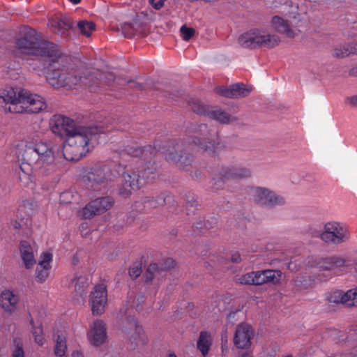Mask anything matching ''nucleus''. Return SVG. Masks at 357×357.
Listing matches in <instances>:
<instances>
[{"mask_svg":"<svg viewBox=\"0 0 357 357\" xmlns=\"http://www.w3.org/2000/svg\"><path fill=\"white\" fill-rule=\"evenodd\" d=\"M22 163L20 166L18 178L24 187L32 183L31 173L33 169L49 173L54 169L56 159L53 146L47 142H39L34 145H26L20 153Z\"/></svg>","mask_w":357,"mask_h":357,"instance_id":"1","label":"nucleus"},{"mask_svg":"<svg viewBox=\"0 0 357 357\" xmlns=\"http://www.w3.org/2000/svg\"><path fill=\"white\" fill-rule=\"evenodd\" d=\"M15 47L20 54L40 56L47 64L50 59L61 58L62 52L59 45L43 39L42 34L30 26H25L15 40Z\"/></svg>","mask_w":357,"mask_h":357,"instance_id":"2","label":"nucleus"},{"mask_svg":"<svg viewBox=\"0 0 357 357\" xmlns=\"http://www.w3.org/2000/svg\"><path fill=\"white\" fill-rule=\"evenodd\" d=\"M127 153L132 157L143 158L144 160L151 158L158 152L164 154L167 161L175 163L179 167H185L190 165V159L183 148V145L177 142H164L156 139L153 146L151 145L139 147H130L126 149Z\"/></svg>","mask_w":357,"mask_h":357,"instance_id":"3","label":"nucleus"},{"mask_svg":"<svg viewBox=\"0 0 357 357\" xmlns=\"http://www.w3.org/2000/svg\"><path fill=\"white\" fill-rule=\"evenodd\" d=\"M92 137V129L86 127H77L75 132H73L68 136L67 146L56 147L50 143L54 148L55 156L63 155L66 160H79L90 151L89 142Z\"/></svg>","mask_w":357,"mask_h":357,"instance_id":"4","label":"nucleus"},{"mask_svg":"<svg viewBox=\"0 0 357 357\" xmlns=\"http://www.w3.org/2000/svg\"><path fill=\"white\" fill-rule=\"evenodd\" d=\"M155 163L148 161L144 167L130 168L122 174L123 180L119 188V195L123 198L130 197L133 190L140 189L149 178L151 174L156 170Z\"/></svg>","mask_w":357,"mask_h":357,"instance_id":"5","label":"nucleus"},{"mask_svg":"<svg viewBox=\"0 0 357 357\" xmlns=\"http://www.w3.org/2000/svg\"><path fill=\"white\" fill-rule=\"evenodd\" d=\"M59 59L60 58H56L54 60L52 58L47 64H44L47 80L54 87L73 89L79 84L81 77L61 69Z\"/></svg>","mask_w":357,"mask_h":357,"instance_id":"6","label":"nucleus"},{"mask_svg":"<svg viewBox=\"0 0 357 357\" xmlns=\"http://www.w3.org/2000/svg\"><path fill=\"white\" fill-rule=\"evenodd\" d=\"M114 175L107 165H98L89 168L83 176L86 188L93 191L105 190L113 181Z\"/></svg>","mask_w":357,"mask_h":357,"instance_id":"7","label":"nucleus"},{"mask_svg":"<svg viewBox=\"0 0 357 357\" xmlns=\"http://www.w3.org/2000/svg\"><path fill=\"white\" fill-rule=\"evenodd\" d=\"M280 39L276 35H263L259 29H251L240 35L238 43L243 48L254 50L262 47L273 48L279 45Z\"/></svg>","mask_w":357,"mask_h":357,"instance_id":"8","label":"nucleus"},{"mask_svg":"<svg viewBox=\"0 0 357 357\" xmlns=\"http://www.w3.org/2000/svg\"><path fill=\"white\" fill-rule=\"evenodd\" d=\"M122 337L129 350H135L148 342L142 327L134 317H127L121 328Z\"/></svg>","mask_w":357,"mask_h":357,"instance_id":"9","label":"nucleus"},{"mask_svg":"<svg viewBox=\"0 0 357 357\" xmlns=\"http://www.w3.org/2000/svg\"><path fill=\"white\" fill-rule=\"evenodd\" d=\"M281 276L282 272L279 270L266 269L252 271L239 277L238 282L241 284L255 286L269 282L276 284L280 282Z\"/></svg>","mask_w":357,"mask_h":357,"instance_id":"10","label":"nucleus"},{"mask_svg":"<svg viewBox=\"0 0 357 357\" xmlns=\"http://www.w3.org/2000/svg\"><path fill=\"white\" fill-rule=\"evenodd\" d=\"M216 135V131L208 129L206 124L202 123L195 128L191 136L192 142L204 151L215 153L219 146V142L216 143L213 138Z\"/></svg>","mask_w":357,"mask_h":357,"instance_id":"11","label":"nucleus"},{"mask_svg":"<svg viewBox=\"0 0 357 357\" xmlns=\"http://www.w3.org/2000/svg\"><path fill=\"white\" fill-rule=\"evenodd\" d=\"M320 238L326 243L339 245L349 240L350 231L347 226L340 222H329L324 225Z\"/></svg>","mask_w":357,"mask_h":357,"instance_id":"12","label":"nucleus"},{"mask_svg":"<svg viewBox=\"0 0 357 357\" xmlns=\"http://www.w3.org/2000/svg\"><path fill=\"white\" fill-rule=\"evenodd\" d=\"M250 194L253 197L254 201L260 205L274 207L282 206L285 202L282 197L264 188L252 187L250 189Z\"/></svg>","mask_w":357,"mask_h":357,"instance_id":"13","label":"nucleus"},{"mask_svg":"<svg viewBox=\"0 0 357 357\" xmlns=\"http://www.w3.org/2000/svg\"><path fill=\"white\" fill-rule=\"evenodd\" d=\"M114 199L111 197L97 198L88 203L82 211V216L84 219H91L96 215L104 213L112 208Z\"/></svg>","mask_w":357,"mask_h":357,"instance_id":"14","label":"nucleus"},{"mask_svg":"<svg viewBox=\"0 0 357 357\" xmlns=\"http://www.w3.org/2000/svg\"><path fill=\"white\" fill-rule=\"evenodd\" d=\"M50 127L52 132L60 137H68L73 132H75L77 128L74 120L61 113H56L53 116Z\"/></svg>","mask_w":357,"mask_h":357,"instance_id":"15","label":"nucleus"},{"mask_svg":"<svg viewBox=\"0 0 357 357\" xmlns=\"http://www.w3.org/2000/svg\"><path fill=\"white\" fill-rule=\"evenodd\" d=\"M107 303V291L103 284H97L90 295L91 311L94 315H100L105 312Z\"/></svg>","mask_w":357,"mask_h":357,"instance_id":"16","label":"nucleus"},{"mask_svg":"<svg viewBox=\"0 0 357 357\" xmlns=\"http://www.w3.org/2000/svg\"><path fill=\"white\" fill-rule=\"evenodd\" d=\"M176 262L172 258L165 259L160 266L155 263L151 264L144 273L145 282L152 283L155 280H159L165 275L167 270L174 268Z\"/></svg>","mask_w":357,"mask_h":357,"instance_id":"17","label":"nucleus"},{"mask_svg":"<svg viewBox=\"0 0 357 357\" xmlns=\"http://www.w3.org/2000/svg\"><path fill=\"white\" fill-rule=\"evenodd\" d=\"M251 91V87L242 82L233 84L229 86H217L214 89V92L218 95L229 98H245L250 95Z\"/></svg>","mask_w":357,"mask_h":357,"instance_id":"18","label":"nucleus"},{"mask_svg":"<svg viewBox=\"0 0 357 357\" xmlns=\"http://www.w3.org/2000/svg\"><path fill=\"white\" fill-rule=\"evenodd\" d=\"M27 91L24 89H20L17 93L14 90L13 88L10 87L9 90H4V92L1 94V100L7 104H10L14 106L12 109L10 107L7 108L4 107V112H15L20 109V105L24 102Z\"/></svg>","mask_w":357,"mask_h":357,"instance_id":"19","label":"nucleus"},{"mask_svg":"<svg viewBox=\"0 0 357 357\" xmlns=\"http://www.w3.org/2000/svg\"><path fill=\"white\" fill-rule=\"evenodd\" d=\"M253 336L254 332L251 326L242 323L236 328L234 343L239 349L248 348L251 345V340Z\"/></svg>","mask_w":357,"mask_h":357,"instance_id":"20","label":"nucleus"},{"mask_svg":"<svg viewBox=\"0 0 357 357\" xmlns=\"http://www.w3.org/2000/svg\"><path fill=\"white\" fill-rule=\"evenodd\" d=\"M23 105H20V109L17 112H42L47 108V103L44 98L37 94L31 93L27 91Z\"/></svg>","mask_w":357,"mask_h":357,"instance_id":"21","label":"nucleus"},{"mask_svg":"<svg viewBox=\"0 0 357 357\" xmlns=\"http://www.w3.org/2000/svg\"><path fill=\"white\" fill-rule=\"evenodd\" d=\"M88 339L93 346H100L107 339L106 327L102 321H96L88 333Z\"/></svg>","mask_w":357,"mask_h":357,"instance_id":"22","label":"nucleus"},{"mask_svg":"<svg viewBox=\"0 0 357 357\" xmlns=\"http://www.w3.org/2000/svg\"><path fill=\"white\" fill-rule=\"evenodd\" d=\"M20 301L19 295L13 291L4 290L1 291V308L9 314L17 310Z\"/></svg>","mask_w":357,"mask_h":357,"instance_id":"23","label":"nucleus"},{"mask_svg":"<svg viewBox=\"0 0 357 357\" xmlns=\"http://www.w3.org/2000/svg\"><path fill=\"white\" fill-rule=\"evenodd\" d=\"M220 174L225 179H242L250 177L251 172L243 167H222Z\"/></svg>","mask_w":357,"mask_h":357,"instance_id":"24","label":"nucleus"},{"mask_svg":"<svg viewBox=\"0 0 357 357\" xmlns=\"http://www.w3.org/2000/svg\"><path fill=\"white\" fill-rule=\"evenodd\" d=\"M20 251L25 268H31L36 264V259L31 243L26 241H22L20 244Z\"/></svg>","mask_w":357,"mask_h":357,"instance_id":"25","label":"nucleus"},{"mask_svg":"<svg viewBox=\"0 0 357 357\" xmlns=\"http://www.w3.org/2000/svg\"><path fill=\"white\" fill-rule=\"evenodd\" d=\"M346 261L341 257L331 256L321 258L317 264L318 268L323 271L333 270L345 266Z\"/></svg>","mask_w":357,"mask_h":357,"instance_id":"26","label":"nucleus"},{"mask_svg":"<svg viewBox=\"0 0 357 357\" xmlns=\"http://www.w3.org/2000/svg\"><path fill=\"white\" fill-rule=\"evenodd\" d=\"M271 23V27L278 33H284L290 38L295 37L294 32L290 27L288 22L282 17L275 15L272 17Z\"/></svg>","mask_w":357,"mask_h":357,"instance_id":"27","label":"nucleus"},{"mask_svg":"<svg viewBox=\"0 0 357 357\" xmlns=\"http://www.w3.org/2000/svg\"><path fill=\"white\" fill-rule=\"evenodd\" d=\"M212 342L213 339L211 333L208 331L200 332L199 339L197 342V347L204 357L208 355Z\"/></svg>","mask_w":357,"mask_h":357,"instance_id":"28","label":"nucleus"},{"mask_svg":"<svg viewBox=\"0 0 357 357\" xmlns=\"http://www.w3.org/2000/svg\"><path fill=\"white\" fill-rule=\"evenodd\" d=\"M160 97L169 102H177L180 99H184V91L172 85H166L165 89L160 92Z\"/></svg>","mask_w":357,"mask_h":357,"instance_id":"29","label":"nucleus"},{"mask_svg":"<svg viewBox=\"0 0 357 357\" xmlns=\"http://www.w3.org/2000/svg\"><path fill=\"white\" fill-rule=\"evenodd\" d=\"M171 199V197L165 193H162L155 197L153 196L145 197L143 199V204L145 208H154L169 203Z\"/></svg>","mask_w":357,"mask_h":357,"instance_id":"30","label":"nucleus"},{"mask_svg":"<svg viewBox=\"0 0 357 357\" xmlns=\"http://www.w3.org/2000/svg\"><path fill=\"white\" fill-rule=\"evenodd\" d=\"M75 287V296H80L86 295V289L90 284V280L85 275L75 276L72 281Z\"/></svg>","mask_w":357,"mask_h":357,"instance_id":"31","label":"nucleus"},{"mask_svg":"<svg viewBox=\"0 0 357 357\" xmlns=\"http://www.w3.org/2000/svg\"><path fill=\"white\" fill-rule=\"evenodd\" d=\"M185 100L187 102L188 107L191 109V112H225L221 109L215 110L209 109L208 106L195 97L185 98Z\"/></svg>","mask_w":357,"mask_h":357,"instance_id":"32","label":"nucleus"},{"mask_svg":"<svg viewBox=\"0 0 357 357\" xmlns=\"http://www.w3.org/2000/svg\"><path fill=\"white\" fill-rule=\"evenodd\" d=\"M208 116V119L214 120L222 124H229L237 120V117L230 114V113H202Z\"/></svg>","mask_w":357,"mask_h":357,"instance_id":"33","label":"nucleus"},{"mask_svg":"<svg viewBox=\"0 0 357 357\" xmlns=\"http://www.w3.org/2000/svg\"><path fill=\"white\" fill-rule=\"evenodd\" d=\"M346 292H344L340 290L334 291L330 293L327 297L326 300L330 303L335 304H345L349 306V297H346Z\"/></svg>","mask_w":357,"mask_h":357,"instance_id":"34","label":"nucleus"},{"mask_svg":"<svg viewBox=\"0 0 357 357\" xmlns=\"http://www.w3.org/2000/svg\"><path fill=\"white\" fill-rule=\"evenodd\" d=\"M30 317V324L32 326V334L34 337L35 342L40 345L43 346L45 343V339L43 336V330L42 328V324L40 323L38 326H36L34 324V321L33 318L31 317V314H29Z\"/></svg>","mask_w":357,"mask_h":357,"instance_id":"35","label":"nucleus"},{"mask_svg":"<svg viewBox=\"0 0 357 357\" xmlns=\"http://www.w3.org/2000/svg\"><path fill=\"white\" fill-rule=\"evenodd\" d=\"M80 33L86 37L91 36L92 32L96 30V24L87 20H80L77 24Z\"/></svg>","mask_w":357,"mask_h":357,"instance_id":"36","label":"nucleus"},{"mask_svg":"<svg viewBox=\"0 0 357 357\" xmlns=\"http://www.w3.org/2000/svg\"><path fill=\"white\" fill-rule=\"evenodd\" d=\"M56 26L57 31L61 35L66 34L67 31L74 30L73 22L70 19L64 17L59 20L56 22Z\"/></svg>","mask_w":357,"mask_h":357,"instance_id":"37","label":"nucleus"},{"mask_svg":"<svg viewBox=\"0 0 357 357\" xmlns=\"http://www.w3.org/2000/svg\"><path fill=\"white\" fill-rule=\"evenodd\" d=\"M36 203L33 199H26L20 206L19 211L24 213L27 216H31L36 211Z\"/></svg>","mask_w":357,"mask_h":357,"instance_id":"38","label":"nucleus"},{"mask_svg":"<svg viewBox=\"0 0 357 357\" xmlns=\"http://www.w3.org/2000/svg\"><path fill=\"white\" fill-rule=\"evenodd\" d=\"M67 349L66 340L64 336L58 335L56 340L54 354L56 356L62 357L65 355Z\"/></svg>","mask_w":357,"mask_h":357,"instance_id":"39","label":"nucleus"},{"mask_svg":"<svg viewBox=\"0 0 357 357\" xmlns=\"http://www.w3.org/2000/svg\"><path fill=\"white\" fill-rule=\"evenodd\" d=\"M121 29L124 36L128 38H133L138 31L137 28L131 22H124L121 24Z\"/></svg>","mask_w":357,"mask_h":357,"instance_id":"40","label":"nucleus"},{"mask_svg":"<svg viewBox=\"0 0 357 357\" xmlns=\"http://www.w3.org/2000/svg\"><path fill=\"white\" fill-rule=\"evenodd\" d=\"M50 268V267L38 264L36 269V280L40 283L45 282L49 275Z\"/></svg>","mask_w":357,"mask_h":357,"instance_id":"41","label":"nucleus"},{"mask_svg":"<svg viewBox=\"0 0 357 357\" xmlns=\"http://www.w3.org/2000/svg\"><path fill=\"white\" fill-rule=\"evenodd\" d=\"M355 43L351 47L350 50L344 47H336L334 50L333 56L337 58H344L349 56L351 54H356L354 52Z\"/></svg>","mask_w":357,"mask_h":357,"instance_id":"42","label":"nucleus"},{"mask_svg":"<svg viewBox=\"0 0 357 357\" xmlns=\"http://www.w3.org/2000/svg\"><path fill=\"white\" fill-rule=\"evenodd\" d=\"M180 33L183 40L189 41L195 36L196 31L194 28L183 24L180 28Z\"/></svg>","mask_w":357,"mask_h":357,"instance_id":"43","label":"nucleus"},{"mask_svg":"<svg viewBox=\"0 0 357 357\" xmlns=\"http://www.w3.org/2000/svg\"><path fill=\"white\" fill-rule=\"evenodd\" d=\"M195 227L197 229L205 228L210 229L217 224V218L215 217H209L207 220H204V222L202 221L194 223Z\"/></svg>","mask_w":357,"mask_h":357,"instance_id":"44","label":"nucleus"},{"mask_svg":"<svg viewBox=\"0 0 357 357\" xmlns=\"http://www.w3.org/2000/svg\"><path fill=\"white\" fill-rule=\"evenodd\" d=\"M11 357H25L23 344L20 340H14V348L12 350Z\"/></svg>","mask_w":357,"mask_h":357,"instance_id":"45","label":"nucleus"},{"mask_svg":"<svg viewBox=\"0 0 357 357\" xmlns=\"http://www.w3.org/2000/svg\"><path fill=\"white\" fill-rule=\"evenodd\" d=\"M100 79L107 85L110 86L116 79V75L112 72H105L100 75Z\"/></svg>","mask_w":357,"mask_h":357,"instance_id":"46","label":"nucleus"},{"mask_svg":"<svg viewBox=\"0 0 357 357\" xmlns=\"http://www.w3.org/2000/svg\"><path fill=\"white\" fill-rule=\"evenodd\" d=\"M346 297H349V306L357 305V287L346 292Z\"/></svg>","mask_w":357,"mask_h":357,"instance_id":"47","label":"nucleus"},{"mask_svg":"<svg viewBox=\"0 0 357 357\" xmlns=\"http://www.w3.org/2000/svg\"><path fill=\"white\" fill-rule=\"evenodd\" d=\"M229 179H225L223 178L220 172H219V177L214 178L213 179V188L215 190H220L223 188L224 185L227 181Z\"/></svg>","mask_w":357,"mask_h":357,"instance_id":"48","label":"nucleus"},{"mask_svg":"<svg viewBox=\"0 0 357 357\" xmlns=\"http://www.w3.org/2000/svg\"><path fill=\"white\" fill-rule=\"evenodd\" d=\"M41 260L39 261L38 265L50 267V262L52 261V255L50 252H43L41 255Z\"/></svg>","mask_w":357,"mask_h":357,"instance_id":"49","label":"nucleus"},{"mask_svg":"<svg viewBox=\"0 0 357 357\" xmlns=\"http://www.w3.org/2000/svg\"><path fill=\"white\" fill-rule=\"evenodd\" d=\"M145 15H144L143 13H137L132 20V24L134 26L137 28V30H139L140 28L143 26V25L145 24V22L143 21V19L145 17Z\"/></svg>","mask_w":357,"mask_h":357,"instance_id":"50","label":"nucleus"},{"mask_svg":"<svg viewBox=\"0 0 357 357\" xmlns=\"http://www.w3.org/2000/svg\"><path fill=\"white\" fill-rule=\"evenodd\" d=\"M142 273V268L139 264H133L129 269V275L132 279H136Z\"/></svg>","mask_w":357,"mask_h":357,"instance_id":"51","label":"nucleus"},{"mask_svg":"<svg viewBox=\"0 0 357 357\" xmlns=\"http://www.w3.org/2000/svg\"><path fill=\"white\" fill-rule=\"evenodd\" d=\"M197 206V201L194 195L189 194L186 195V207L189 211L190 207H196Z\"/></svg>","mask_w":357,"mask_h":357,"instance_id":"52","label":"nucleus"},{"mask_svg":"<svg viewBox=\"0 0 357 357\" xmlns=\"http://www.w3.org/2000/svg\"><path fill=\"white\" fill-rule=\"evenodd\" d=\"M166 0H149L150 5L155 10H160L163 7Z\"/></svg>","mask_w":357,"mask_h":357,"instance_id":"53","label":"nucleus"},{"mask_svg":"<svg viewBox=\"0 0 357 357\" xmlns=\"http://www.w3.org/2000/svg\"><path fill=\"white\" fill-rule=\"evenodd\" d=\"M127 83L130 84H132V85H131L130 86L134 89H136L138 91H143L144 89L143 84L135 82L133 79H129L128 81H127Z\"/></svg>","mask_w":357,"mask_h":357,"instance_id":"54","label":"nucleus"},{"mask_svg":"<svg viewBox=\"0 0 357 357\" xmlns=\"http://www.w3.org/2000/svg\"><path fill=\"white\" fill-rule=\"evenodd\" d=\"M231 262L234 264H238L241 261V257L240 254L238 252H235L231 255Z\"/></svg>","mask_w":357,"mask_h":357,"instance_id":"55","label":"nucleus"},{"mask_svg":"<svg viewBox=\"0 0 357 357\" xmlns=\"http://www.w3.org/2000/svg\"><path fill=\"white\" fill-rule=\"evenodd\" d=\"M347 102L349 105L357 107V95L347 98Z\"/></svg>","mask_w":357,"mask_h":357,"instance_id":"56","label":"nucleus"},{"mask_svg":"<svg viewBox=\"0 0 357 357\" xmlns=\"http://www.w3.org/2000/svg\"><path fill=\"white\" fill-rule=\"evenodd\" d=\"M349 73L351 76L357 77V65L351 68Z\"/></svg>","mask_w":357,"mask_h":357,"instance_id":"57","label":"nucleus"},{"mask_svg":"<svg viewBox=\"0 0 357 357\" xmlns=\"http://www.w3.org/2000/svg\"><path fill=\"white\" fill-rule=\"evenodd\" d=\"M355 335H356V338H357V326L356 327V328L354 331H349V338L354 337Z\"/></svg>","mask_w":357,"mask_h":357,"instance_id":"58","label":"nucleus"},{"mask_svg":"<svg viewBox=\"0 0 357 357\" xmlns=\"http://www.w3.org/2000/svg\"><path fill=\"white\" fill-rule=\"evenodd\" d=\"M72 357H84V356L82 352L75 351L73 352Z\"/></svg>","mask_w":357,"mask_h":357,"instance_id":"59","label":"nucleus"},{"mask_svg":"<svg viewBox=\"0 0 357 357\" xmlns=\"http://www.w3.org/2000/svg\"><path fill=\"white\" fill-rule=\"evenodd\" d=\"M241 357H253L252 354L250 352H243L241 354Z\"/></svg>","mask_w":357,"mask_h":357,"instance_id":"60","label":"nucleus"},{"mask_svg":"<svg viewBox=\"0 0 357 357\" xmlns=\"http://www.w3.org/2000/svg\"><path fill=\"white\" fill-rule=\"evenodd\" d=\"M167 357H177V356L175 354V353L169 351L167 354Z\"/></svg>","mask_w":357,"mask_h":357,"instance_id":"61","label":"nucleus"},{"mask_svg":"<svg viewBox=\"0 0 357 357\" xmlns=\"http://www.w3.org/2000/svg\"><path fill=\"white\" fill-rule=\"evenodd\" d=\"M259 357H274V354H263L261 356H259Z\"/></svg>","mask_w":357,"mask_h":357,"instance_id":"62","label":"nucleus"},{"mask_svg":"<svg viewBox=\"0 0 357 357\" xmlns=\"http://www.w3.org/2000/svg\"><path fill=\"white\" fill-rule=\"evenodd\" d=\"M70 2L73 3V4H78L81 2L82 0H68Z\"/></svg>","mask_w":357,"mask_h":357,"instance_id":"63","label":"nucleus"},{"mask_svg":"<svg viewBox=\"0 0 357 357\" xmlns=\"http://www.w3.org/2000/svg\"><path fill=\"white\" fill-rule=\"evenodd\" d=\"M354 52H356V54H357V42L355 43V50H354Z\"/></svg>","mask_w":357,"mask_h":357,"instance_id":"64","label":"nucleus"}]
</instances>
